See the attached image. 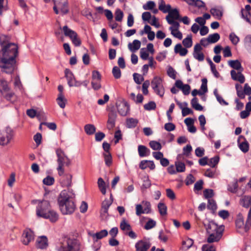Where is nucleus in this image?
Instances as JSON below:
<instances>
[{
	"mask_svg": "<svg viewBox=\"0 0 251 251\" xmlns=\"http://www.w3.org/2000/svg\"><path fill=\"white\" fill-rule=\"evenodd\" d=\"M182 44L186 48L191 47L193 44L191 36H188L186 38H184L182 41Z\"/></svg>",
	"mask_w": 251,
	"mask_h": 251,
	"instance_id": "nucleus-46",
	"label": "nucleus"
},
{
	"mask_svg": "<svg viewBox=\"0 0 251 251\" xmlns=\"http://www.w3.org/2000/svg\"><path fill=\"white\" fill-rule=\"evenodd\" d=\"M65 76L67 80L68 84L70 87H73V82L75 81V76L72 72L69 69H66L64 71Z\"/></svg>",
	"mask_w": 251,
	"mask_h": 251,
	"instance_id": "nucleus-20",
	"label": "nucleus"
},
{
	"mask_svg": "<svg viewBox=\"0 0 251 251\" xmlns=\"http://www.w3.org/2000/svg\"><path fill=\"white\" fill-rule=\"evenodd\" d=\"M201 250L202 251H216V248L213 245L204 244L202 245Z\"/></svg>",
	"mask_w": 251,
	"mask_h": 251,
	"instance_id": "nucleus-60",
	"label": "nucleus"
},
{
	"mask_svg": "<svg viewBox=\"0 0 251 251\" xmlns=\"http://www.w3.org/2000/svg\"><path fill=\"white\" fill-rule=\"evenodd\" d=\"M60 6L61 7L60 11L62 13V14L64 15L68 13L69 9L68 6V2L67 0H64L63 2H62L61 4L60 3V5L59 6Z\"/></svg>",
	"mask_w": 251,
	"mask_h": 251,
	"instance_id": "nucleus-48",
	"label": "nucleus"
},
{
	"mask_svg": "<svg viewBox=\"0 0 251 251\" xmlns=\"http://www.w3.org/2000/svg\"><path fill=\"white\" fill-rule=\"evenodd\" d=\"M54 179L53 177L50 176H47L43 180V182L46 185H51L53 184Z\"/></svg>",
	"mask_w": 251,
	"mask_h": 251,
	"instance_id": "nucleus-58",
	"label": "nucleus"
},
{
	"mask_svg": "<svg viewBox=\"0 0 251 251\" xmlns=\"http://www.w3.org/2000/svg\"><path fill=\"white\" fill-rule=\"evenodd\" d=\"M133 79L136 83L140 84L144 81V77L141 75L137 73H134L133 75Z\"/></svg>",
	"mask_w": 251,
	"mask_h": 251,
	"instance_id": "nucleus-54",
	"label": "nucleus"
},
{
	"mask_svg": "<svg viewBox=\"0 0 251 251\" xmlns=\"http://www.w3.org/2000/svg\"><path fill=\"white\" fill-rule=\"evenodd\" d=\"M108 234V232L106 229H103L100 231V232H97L92 235V237L94 239L96 238L97 240L100 239L105 236H106Z\"/></svg>",
	"mask_w": 251,
	"mask_h": 251,
	"instance_id": "nucleus-36",
	"label": "nucleus"
},
{
	"mask_svg": "<svg viewBox=\"0 0 251 251\" xmlns=\"http://www.w3.org/2000/svg\"><path fill=\"white\" fill-rule=\"evenodd\" d=\"M235 89L238 97L241 99H244L246 94L244 93V91L242 89V86L238 83H236L235 84Z\"/></svg>",
	"mask_w": 251,
	"mask_h": 251,
	"instance_id": "nucleus-38",
	"label": "nucleus"
},
{
	"mask_svg": "<svg viewBox=\"0 0 251 251\" xmlns=\"http://www.w3.org/2000/svg\"><path fill=\"white\" fill-rule=\"evenodd\" d=\"M155 6V3L153 1H149L146 4H144L143 8L145 10H152Z\"/></svg>",
	"mask_w": 251,
	"mask_h": 251,
	"instance_id": "nucleus-59",
	"label": "nucleus"
},
{
	"mask_svg": "<svg viewBox=\"0 0 251 251\" xmlns=\"http://www.w3.org/2000/svg\"><path fill=\"white\" fill-rule=\"evenodd\" d=\"M168 75L171 78L175 79L176 78V72L175 69L171 66H169L167 70Z\"/></svg>",
	"mask_w": 251,
	"mask_h": 251,
	"instance_id": "nucleus-50",
	"label": "nucleus"
},
{
	"mask_svg": "<svg viewBox=\"0 0 251 251\" xmlns=\"http://www.w3.org/2000/svg\"><path fill=\"white\" fill-rule=\"evenodd\" d=\"M157 207L159 212L161 216L167 215V207L164 203L160 202L158 203Z\"/></svg>",
	"mask_w": 251,
	"mask_h": 251,
	"instance_id": "nucleus-37",
	"label": "nucleus"
},
{
	"mask_svg": "<svg viewBox=\"0 0 251 251\" xmlns=\"http://www.w3.org/2000/svg\"><path fill=\"white\" fill-rule=\"evenodd\" d=\"M244 9L242 8L241 10V17L244 19L247 22L251 25V14L250 15H245L244 14Z\"/></svg>",
	"mask_w": 251,
	"mask_h": 251,
	"instance_id": "nucleus-64",
	"label": "nucleus"
},
{
	"mask_svg": "<svg viewBox=\"0 0 251 251\" xmlns=\"http://www.w3.org/2000/svg\"><path fill=\"white\" fill-rule=\"evenodd\" d=\"M138 123V121L136 119L132 118H128L126 121V126L128 128H134L136 126Z\"/></svg>",
	"mask_w": 251,
	"mask_h": 251,
	"instance_id": "nucleus-39",
	"label": "nucleus"
},
{
	"mask_svg": "<svg viewBox=\"0 0 251 251\" xmlns=\"http://www.w3.org/2000/svg\"><path fill=\"white\" fill-rule=\"evenodd\" d=\"M18 54V47L14 43H8L2 48L0 52V68L2 72L11 74L14 72Z\"/></svg>",
	"mask_w": 251,
	"mask_h": 251,
	"instance_id": "nucleus-1",
	"label": "nucleus"
},
{
	"mask_svg": "<svg viewBox=\"0 0 251 251\" xmlns=\"http://www.w3.org/2000/svg\"><path fill=\"white\" fill-rule=\"evenodd\" d=\"M36 214L38 217L49 219L51 222H55L58 219L57 213L50 209V202L48 201H43L37 205Z\"/></svg>",
	"mask_w": 251,
	"mask_h": 251,
	"instance_id": "nucleus-3",
	"label": "nucleus"
},
{
	"mask_svg": "<svg viewBox=\"0 0 251 251\" xmlns=\"http://www.w3.org/2000/svg\"><path fill=\"white\" fill-rule=\"evenodd\" d=\"M34 233L30 228L25 229L22 236V242L25 245H28L34 240Z\"/></svg>",
	"mask_w": 251,
	"mask_h": 251,
	"instance_id": "nucleus-12",
	"label": "nucleus"
},
{
	"mask_svg": "<svg viewBox=\"0 0 251 251\" xmlns=\"http://www.w3.org/2000/svg\"><path fill=\"white\" fill-rule=\"evenodd\" d=\"M188 5L198 7L199 8H205V4L201 0H185Z\"/></svg>",
	"mask_w": 251,
	"mask_h": 251,
	"instance_id": "nucleus-23",
	"label": "nucleus"
},
{
	"mask_svg": "<svg viewBox=\"0 0 251 251\" xmlns=\"http://www.w3.org/2000/svg\"><path fill=\"white\" fill-rule=\"evenodd\" d=\"M220 38V34L218 33L209 34L208 36V41L210 44H214L217 42Z\"/></svg>",
	"mask_w": 251,
	"mask_h": 251,
	"instance_id": "nucleus-33",
	"label": "nucleus"
},
{
	"mask_svg": "<svg viewBox=\"0 0 251 251\" xmlns=\"http://www.w3.org/2000/svg\"><path fill=\"white\" fill-rule=\"evenodd\" d=\"M140 46L141 42L138 40H134L132 44L129 43L128 45V49L132 51L138 50L140 48Z\"/></svg>",
	"mask_w": 251,
	"mask_h": 251,
	"instance_id": "nucleus-30",
	"label": "nucleus"
},
{
	"mask_svg": "<svg viewBox=\"0 0 251 251\" xmlns=\"http://www.w3.org/2000/svg\"><path fill=\"white\" fill-rule=\"evenodd\" d=\"M36 247L38 249L45 250L48 247V240L46 236H41L37 238Z\"/></svg>",
	"mask_w": 251,
	"mask_h": 251,
	"instance_id": "nucleus-16",
	"label": "nucleus"
},
{
	"mask_svg": "<svg viewBox=\"0 0 251 251\" xmlns=\"http://www.w3.org/2000/svg\"><path fill=\"white\" fill-rule=\"evenodd\" d=\"M191 104L193 108L196 110L202 111L203 107L198 103V100L196 97H194L191 100Z\"/></svg>",
	"mask_w": 251,
	"mask_h": 251,
	"instance_id": "nucleus-34",
	"label": "nucleus"
},
{
	"mask_svg": "<svg viewBox=\"0 0 251 251\" xmlns=\"http://www.w3.org/2000/svg\"><path fill=\"white\" fill-rule=\"evenodd\" d=\"M14 135L13 130L9 126L0 131V145H7Z\"/></svg>",
	"mask_w": 251,
	"mask_h": 251,
	"instance_id": "nucleus-7",
	"label": "nucleus"
},
{
	"mask_svg": "<svg viewBox=\"0 0 251 251\" xmlns=\"http://www.w3.org/2000/svg\"><path fill=\"white\" fill-rule=\"evenodd\" d=\"M56 101L57 102L58 104L61 108H65L66 105V100L64 98L63 94H58V97L56 99Z\"/></svg>",
	"mask_w": 251,
	"mask_h": 251,
	"instance_id": "nucleus-40",
	"label": "nucleus"
},
{
	"mask_svg": "<svg viewBox=\"0 0 251 251\" xmlns=\"http://www.w3.org/2000/svg\"><path fill=\"white\" fill-rule=\"evenodd\" d=\"M112 202L113 198L111 194L110 199H105L102 201L100 209V216L102 219L106 218L108 216V211Z\"/></svg>",
	"mask_w": 251,
	"mask_h": 251,
	"instance_id": "nucleus-13",
	"label": "nucleus"
},
{
	"mask_svg": "<svg viewBox=\"0 0 251 251\" xmlns=\"http://www.w3.org/2000/svg\"><path fill=\"white\" fill-rule=\"evenodd\" d=\"M98 184L101 193L105 195L106 193L105 183L102 178L100 177L98 179Z\"/></svg>",
	"mask_w": 251,
	"mask_h": 251,
	"instance_id": "nucleus-42",
	"label": "nucleus"
},
{
	"mask_svg": "<svg viewBox=\"0 0 251 251\" xmlns=\"http://www.w3.org/2000/svg\"><path fill=\"white\" fill-rule=\"evenodd\" d=\"M207 232L209 236L207 242L209 243L218 242L223 236V229H221L214 222H209L205 225Z\"/></svg>",
	"mask_w": 251,
	"mask_h": 251,
	"instance_id": "nucleus-4",
	"label": "nucleus"
},
{
	"mask_svg": "<svg viewBox=\"0 0 251 251\" xmlns=\"http://www.w3.org/2000/svg\"><path fill=\"white\" fill-rule=\"evenodd\" d=\"M196 180L195 177L192 175V174H189L185 179V184L186 185H189L193 183Z\"/></svg>",
	"mask_w": 251,
	"mask_h": 251,
	"instance_id": "nucleus-57",
	"label": "nucleus"
},
{
	"mask_svg": "<svg viewBox=\"0 0 251 251\" xmlns=\"http://www.w3.org/2000/svg\"><path fill=\"white\" fill-rule=\"evenodd\" d=\"M143 204L144 205V212L146 214H149L151 212V205L150 202L146 201H143Z\"/></svg>",
	"mask_w": 251,
	"mask_h": 251,
	"instance_id": "nucleus-61",
	"label": "nucleus"
},
{
	"mask_svg": "<svg viewBox=\"0 0 251 251\" xmlns=\"http://www.w3.org/2000/svg\"><path fill=\"white\" fill-rule=\"evenodd\" d=\"M240 204L245 208L251 207V196H244L240 200Z\"/></svg>",
	"mask_w": 251,
	"mask_h": 251,
	"instance_id": "nucleus-27",
	"label": "nucleus"
},
{
	"mask_svg": "<svg viewBox=\"0 0 251 251\" xmlns=\"http://www.w3.org/2000/svg\"><path fill=\"white\" fill-rule=\"evenodd\" d=\"M10 88L8 85L7 81L4 79L0 78V92L3 94L4 93L9 91Z\"/></svg>",
	"mask_w": 251,
	"mask_h": 251,
	"instance_id": "nucleus-29",
	"label": "nucleus"
},
{
	"mask_svg": "<svg viewBox=\"0 0 251 251\" xmlns=\"http://www.w3.org/2000/svg\"><path fill=\"white\" fill-rule=\"evenodd\" d=\"M229 38L232 43L235 45L239 42V38L234 32H231L229 34Z\"/></svg>",
	"mask_w": 251,
	"mask_h": 251,
	"instance_id": "nucleus-55",
	"label": "nucleus"
},
{
	"mask_svg": "<svg viewBox=\"0 0 251 251\" xmlns=\"http://www.w3.org/2000/svg\"><path fill=\"white\" fill-rule=\"evenodd\" d=\"M179 161L176 162V169L177 172H183L185 171V165L184 162L180 161L182 159H178Z\"/></svg>",
	"mask_w": 251,
	"mask_h": 251,
	"instance_id": "nucleus-41",
	"label": "nucleus"
},
{
	"mask_svg": "<svg viewBox=\"0 0 251 251\" xmlns=\"http://www.w3.org/2000/svg\"><path fill=\"white\" fill-rule=\"evenodd\" d=\"M62 30L64 35L70 38L75 46L79 47L81 45V41L75 31L69 28L67 25L64 26Z\"/></svg>",
	"mask_w": 251,
	"mask_h": 251,
	"instance_id": "nucleus-9",
	"label": "nucleus"
},
{
	"mask_svg": "<svg viewBox=\"0 0 251 251\" xmlns=\"http://www.w3.org/2000/svg\"><path fill=\"white\" fill-rule=\"evenodd\" d=\"M203 195L206 199H210L214 196V192L212 189H205L203 191Z\"/></svg>",
	"mask_w": 251,
	"mask_h": 251,
	"instance_id": "nucleus-62",
	"label": "nucleus"
},
{
	"mask_svg": "<svg viewBox=\"0 0 251 251\" xmlns=\"http://www.w3.org/2000/svg\"><path fill=\"white\" fill-rule=\"evenodd\" d=\"M156 226V222L151 219H150L149 221L146 223L144 228L147 230H149Z\"/></svg>",
	"mask_w": 251,
	"mask_h": 251,
	"instance_id": "nucleus-53",
	"label": "nucleus"
},
{
	"mask_svg": "<svg viewBox=\"0 0 251 251\" xmlns=\"http://www.w3.org/2000/svg\"><path fill=\"white\" fill-rule=\"evenodd\" d=\"M85 132L87 135L93 134L96 130L95 126L92 124H87L84 126V127Z\"/></svg>",
	"mask_w": 251,
	"mask_h": 251,
	"instance_id": "nucleus-32",
	"label": "nucleus"
},
{
	"mask_svg": "<svg viewBox=\"0 0 251 251\" xmlns=\"http://www.w3.org/2000/svg\"><path fill=\"white\" fill-rule=\"evenodd\" d=\"M150 147L153 150H160L162 148L161 144L156 141H151L149 143Z\"/></svg>",
	"mask_w": 251,
	"mask_h": 251,
	"instance_id": "nucleus-47",
	"label": "nucleus"
},
{
	"mask_svg": "<svg viewBox=\"0 0 251 251\" xmlns=\"http://www.w3.org/2000/svg\"><path fill=\"white\" fill-rule=\"evenodd\" d=\"M120 227L123 231H129L131 230V226L129 223L126 221L125 218H123L122 220Z\"/></svg>",
	"mask_w": 251,
	"mask_h": 251,
	"instance_id": "nucleus-35",
	"label": "nucleus"
},
{
	"mask_svg": "<svg viewBox=\"0 0 251 251\" xmlns=\"http://www.w3.org/2000/svg\"><path fill=\"white\" fill-rule=\"evenodd\" d=\"M210 12L213 17L218 20H220L223 17L224 9L222 6H217L212 8Z\"/></svg>",
	"mask_w": 251,
	"mask_h": 251,
	"instance_id": "nucleus-19",
	"label": "nucleus"
},
{
	"mask_svg": "<svg viewBox=\"0 0 251 251\" xmlns=\"http://www.w3.org/2000/svg\"><path fill=\"white\" fill-rule=\"evenodd\" d=\"M118 111L122 116H125L129 111V106L127 102H122L120 104H116Z\"/></svg>",
	"mask_w": 251,
	"mask_h": 251,
	"instance_id": "nucleus-18",
	"label": "nucleus"
},
{
	"mask_svg": "<svg viewBox=\"0 0 251 251\" xmlns=\"http://www.w3.org/2000/svg\"><path fill=\"white\" fill-rule=\"evenodd\" d=\"M143 183L142 184V188L147 189L151 186V182L149 179V176L148 175H145L144 176H141Z\"/></svg>",
	"mask_w": 251,
	"mask_h": 251,
	"instance_id": "nucleus-44",
	"label": "nucleus"
},
{
	"mask_svg": "<svg viewBox=\"0 0 251 251\" xmlns=\"http://www.w3.org/2000/svg\"><path fill=\"white\" fill-rule=\"evenodd\" d=\"M169 29L171 31V34L175 37L181 40L182 38V33L178 30V28L171 26Z\"/></svg>",
	"mask_w": 251,
	"mask_h": 251,
	"instance_id": "nucleus-31",
	"label": "nucleus"
},
{
	"mask_svg": "<svg viewBox=\"0 0 251 251\" xmlns=\"http://www.w3.org/2000/svg\"><path fill=\"white\" fill-rule=\"evenodd\" d=\"M155 164L153 161L144 160L140 162L139 167L142 170L149 168L151 170H153L155 168Z\"/></svg>",
	"mask_w": 251,
	"mask_h": 251,
	"instance_id": "nucleus-21",
	"label": "nucleus"
},
{
	"mask_svg": "<svg viewBox=\"0 0 251 251\" xmlns=\"http://www.w3.org/2000/svg\"><path fill=\"white\" fill-rule=\"evenodd\" d=\"M151 246V242L149 240H140L135 245L136 251H148Z\"/></svg>",
	"mask_w": 251,
	"mask_h": 251,
	"instance_id": "nucleus-15",
	"label": "nucleus"
},
{
	"mask_svg": "<svg viewBox=\"0 0 251 251\" xmlns=\"http://www.w3.org/2000/svg\"><path fill=\"white\" fill-rule=\"evenodd\" d=\"M117 117V114L114 111H111L108 114V119L107 121V124L110 126V128H113L115 126V120Z\"/></svg>",
	"mask_w": 251,
	"mask_h": 251,
	"instance_id": "nucleus-24",
	"label": "nucleus"
},
{
	"mask_svg": "<svg viewBox=\"0 0 251 251\" xmlns=\"http://www.w3.org/2000/svg\"><path fill=\"white\" fill-rule=\"evenodd\" d=\"M56 153L57 156V163L58 166L57 170L58 172H64L63 167L64 165L68 166L70 164V160L65 154L63 151L60 149H57L56 150Z\"/></svg>",
	"mask_w": 251,
	"mask_h": 251,
	"instance_id": "nucleus-8",
	"label": "nucleus"
},
{
	"mask_svg": "<svg viewBox=\"0 0 251 251\" xmlns=\"http://www.w3.org/2000/svg\"><path fill=\"white\" fill-rule=\"evenodd\" d=\"M75 197V194L72 189L64 190L61 192L58 198V203L63 215H70L74 212L76 205L73 199Z\"/></svg>",
	"mask_w": 251,
	"mask_h": 251,
	"instance_id": "nucleus-2",
	"label": "nucleus"
},
{
	"mask_svg": "<svg viewBox=\"0 0 251 251\" xmlns=\"http://www.w3.org/2000/svg\"><path fill=\"white\" fill-rule=\"evenodd\" d=\"M220 160V157L219 156L216 155L214 157L211 158L210 159H208V164L210 167L214 168L219 163Z\"/></svg>",
	"mask_w": 251,
	"mask_h": 251,
	"instance_id": "nucleus-43",
	"label": "nucleus"
},
{
	"mask_svg": "<svg viewBox=\"0 0 251 251\" xmlns=\"http://www.w3.org/2000/svg\"><path fill=\"white\" fill-rule=\"evenodd\" d=\"M156 105L154 101H151L148 103L144 104V108L145 110L151 111L156 108Z\"/></svg>",
	"mask_w": 251,
	"mask_h": 251,
	"instance_id": "nucleus-51",
	"label": "nucleus"
},
{
	"mask_svg": "<svg viewBox=\"0 0 251 251\" xmlns=\"http://www.w3.org/2000/svg\"><path fill=\"white\" fill-rule=\"evenodd\" d=\"M151 86L154 92L162 97L164 94V89L162 85V79L158 76L153 78L151 82Z\"/></svg>",
	"mask_w": 251,
	"mask_h": 251,
	"instance_id": "nucleus-10",
	"label": "nucleus"
},
{
	"mask_svg": "<svg viewBox=\"0 0 251 251\" xmlns=\"http://www.w3.org/2000/svg\"><path fill=\"white\" fill-rule=\"evenodd\" d=\"M103 156L105 164L107 166H109L112 163V157L110 152L104 153Z\"/></svg>",
	"mask_w": 251,
	"mask_h": 251,
	"instance_id": "nucleus-56",
	"label": "nucleus"
},
{
	"mask_svg": "<svg viewBox=\"0 0 251 251\" xmlns=\"http://www.w3.org/2000/svg\"><path fill=\"white\" fill-rule=\"evenodd\" d=\"M166 19L169 24L172 25L175 27L178 28L179 24L174 20H180V16L178 10L177 8L171 9L168 15L166 17Z\"/></svg>",
	"mask_w": 251,
	"mask_h": 251,
	"instance_id": "nucleus-11",
	"label": "nucleus"
},
{
	"mask_svg": "<svg viewBox=\"0 0 251 251\" xmlns=\"http://www.w3.org/2000/svg\"><path fill=\"white\" fill-rule=\"evenodd\" d=\"M158 9L164 13H169L172 9L171 5L169 4L166 5L165 1L163 0H160Z\"/></svg>",
	"mask_w": 251,
	"mask_h": 251,
	"instance_id": "nucleus-26",
	"label": "nucleus"
},
{
	"mask_svg": "<svg viewBox=\"0 0 251 251\" xmlns=\"http://www.w3.org/2000/svg\"><path fill=\"white\" fill-rule=\"evenodd\" d=\"M77 242L75 239L65 237L56 245L57 251H77Z\"/></svg>",
	"mask_w": 251,
	"mask_h": 251,
	"instance_id": "nucleus-6",
	"label": "nucleus"
},
{
	"mask_svg": "<svg viewBox=\"0 0 251 251\" xmlns=\"http://www.w3.org/2000/svg\"><path fill=\"white\" fill-rule=\"evenodd\" d=\"M115 19L116 21L121 22L123 20L124 13L119 8H117L115 12Z\"/></svg>",
	"mask_w": 251,
	"mask_h": 251,
	"instance_id": "nucleus-49",
	"label": "nucleus"
},
{
	"mask_svg": "<svg viewBox=\"0 0 251 251\" xmlns=\"http://www.w3.org/2000/svg\"><path fill=\"white\" fill-rule=\"evenodd\" d=\"M112 74L115 78L118 79L121 76V71L119 67L114 66L112 69Z\"/></svg>",
	"mask_w": 251,
	"mask_h": 251,
	"instance_id": "nucleus-52",
	"label": "nucleus"
},
{
	"mask_svg": "<svg viewBox=\"0 0 251 251\" xmlns=\"http://www.w3.org/2000/svg\"><path fill=\"white\" fill-rule=\"evenodd\" d=\"M228 65L234 70L230 71L231 78L234 81H239L240 83H243L245 81V77L242 72L243 68L241 62L238 60H231L228 61Z\"/></svg>",
	"mask_w": 251,
	"mask_h": 251,
	"instance_id": "nucleus-5",
	"label": "nucleus"
},
{
	"mask_svg": "<svg viewBox=\"0 0 251 251\" xmlns=\"http://www.w3.org/2000/svg\"><path fill=\"white\" fill-rule=\"evenodd\" d=\"M58 180L63 187L71 185L72 176L71 174H58Z\"/></svg>",
	"mask_w": 251,
	"mask_h": 251,
	"instance_id": "nucleus-14",
	"label": "nucleus"
},
{
	"mask_svg": "<svg viewBox=\"0 0 251 251\" xmlns=\"http://www.w3.org/2000/svg\"><path fill=\"white\" fill-rule=\"evenodd\" d=\"M239 149L244 153L249 151V144L246 138L242 135H240L238 140Z\"/></svg>",
	"mask_w": 251,
	"mask_h": 251,
	"instance_id": "nucleus-17",
	"label": "nucleus"
},
{
	"mask_svg": "<svg viewBox=\"0 0 251 251\" xmlns=\"http://www.w3.org/2000/svg\"><path fill=\"white\" fill-rule=\"evenodd\" d=\"M174 51L176 53H179L181 56H185L188 52L186 48H183L181 44H176L175 47Z\"/></svg>",
	"mask_w": 251,
	"mask_h": 251,
	"instance_id": "nucleus-28",
	"label": "nucleus"
},
{
	"mask_svg": "<svg viewBox=\"0 0 251 251\" xmlns=\"http://www.w3.org/2000/svg\"><path fill=\"white\" fill-rule=\"evenodd\" d=\"M193 56L199 61H202L204 59V55L201 52H193Z\"/></svg>",
	"mask_w": 251,
	"mask_h": 251,
	"instance_id": "nucleus-63",
	"label": "nucleus"
},
{
	"mask_svg": "<svg viewBox=\"0 0 251 251\" xmlns=\"http://www.w3.org/2000/svg\"><path fill=\"white\" fill-rule=\"evenodd\" d=\"M139 155L141 157H146L150 155V150L144 145H139L138 147Z\"/></svg>",
	"mask_w": 251,
	"mask_h": 251,
	"instance_id": "nucleus-22",
	"label": "nucleus"
},
{
	"mask_svg": "<svg viewBox=\"0 0 251 251\" xmlns=\"http://www.w3.org/2000/svg\"><path fill=\"white\" fill-rule=\"evenodd\" d=\"M207 207L208 209L211 210L213 212H215L217 208L216 201L213 199H209L208 200Z\"/></svg>",
	"mask_w": 251,
	"mask_h": 251,
	"instance_id": "nucleus-45",
	"label": "nucleus"
},
{
	"mask_svg": "<svg viewBox=\"0 0 251 251\" xmlns=\"http://www.w3.org/2000/svg\"><path fill=\"white\" fill-rule=\"evenodd\" d=\"M192 151V148L191 145L188 144L186 145V147H184L183 149V153L178 154L177 155V159H183L184 156H186V157L188 156L191 153V151Z\"/></svg>",
	"mask_w": 251,
	"mask_h": 251,
	"instance_id": "nucleus-25",
	"label": "nucleus"
}]
</instances>
